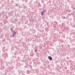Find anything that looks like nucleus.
Instances as JSON below:
<instances>
[{
  "label": "nucleus",
  "instance_id": "obj_2",
  "mask_svg": "<svg viewBox=\"0 0 75 75\" xmlns=\"http://www.w3.org/2000/svg\"><path fill=\"white\" fill-rule=\"evenodd\" d=\"M14 34H16V33L15 32H13V35H11L10 36L11 37H13V36H14V35H15Z\"/></svg>",
  "mask_w": 75,
  "mask_h": 75
},
{
  "label": "nucleus",
  "instance_id": "obj_5",
  "mask_svg": "<svg viewBox=\"0 0 75 75\" xmlns=\"http://www.w3.org/2000/svg\"><path fill=\"white\" fill-rule=\"evenodd\" d=\"M72 8L73 9H74V10H75V7H73Z\"/></svg>",
  "mask_w": 75,
  "mask_h": 75
},
{
  "label": "nucleus",
  "instance_id": "obj_1",
  "mask_svg": "<svg viewBox=\"0 0 75 75\" xmlns=\"http://www.w3.org/2000/svg\"><path fill=\"white\" fill-rule=\"evenodd\" d=\"M48 59H49L50 61H52V58L51 56H49L48 57Z\"/></svg>",
  "mask_w": 75,
  "mask_h": 75
},
{
  "label": "nucleus",
  "instance_id": "obj_12",
  "mask_svg": "<svg viewBox=\"0 0 75 75\" xmlns=\"http://www.w3.org/2000/svg\"><path fill=\"white\" fill-rule=\"evenodd\" d=\"M24 0H22V1H24Z\"/></svg>",
  "mask_w": 75,
  "mask_h": 75
},
{
  "label": "nucleus",
  "instance_id": "obj_8",
  "mask_svg": "<svg viewBox=\"0 0 75 75\" xmlns=\"http://www.w3.org/2000/svg\"><path fill=\"white\" fill-rule=\"evenodd\" d=\"M63 18H64L65 19V17H63Z\"/></svg>",
  "mask_w": 75,
  "mask_h": 75
},
{
  "label": "nucleus",
  "instance_id": "obj_15",
  "mask_svg": "<svg viewBox=\"0 0 75 75\" xmlns=\"http://www.w3.org/2000/svg\"><path fill=\"white\" fill-rule=\"evenodd\" d=\"M68 59V58H67Z\"/></svg>",
  "mask_w": 75,
  "mask_h": 75
},
{
  "label": "nucleus",
  "instance_id": "obj_7",
  "mask_svg": "<svg viewBox=\"0 0 75 75\" xmlns=\"http://www.w3.org/2000/svg\"><path fill=\"white\" fill-rule=\"evenodd\" d=\"M25 1H26V2H27V0H25Z\"/></svg>",
  "mask_w": 75,
  "mask_h": 75
},
{
  "label": "nucleus",
  "instance_id": "obj_10",
  "mask_svg": "<svg viewBox=\"0 0 75 75\" xmlns=\"http://www.w3.org/2000/svg\"><path fill=\"white\" fill-rule=\"evenodd\" d=\"M68 15H70V16H71V14H68Z\"/></svg>",
  "mask_w": 75,
  "mask_h": 75
},
{
  "label": "nucleus",
  "instance_id": "obj_9",
  "mask_svg": "<svg viewBox=\"0 0 75 75\" xmlns=\"http://www.w3.org/2000/svg\"><path fill=\"white\" fill-rule=\"evenodd\" d=\"M35 52H36V51H37V50H35Z\"/></svg>",
  "mask_w": 75,
  "mask_h": 75
},
{
  "label": "nucleus",
  "instance_id": "obj_13",
  "mask_svg": "<svg viewBox=\"0 0 75 75\" xmlns=\"http://www.w3.org/2000/svg\"><path fill=\"white\" fill-rule=\"evenodd\" d=\"M3 48H4H4H5V47H3Z\"/></svg>",
  "mask_w": 75,
  "mask_h": 75
},
{
  "label": "nucleus",
  "instance_id": "obj_6",
  "mask_svg": "<svg viewBox=\"0 0 75 75\" xmlns=\"http://www.w3.org/2000/svg\"><path fill=\"white\" fill-rule=\"evenodd\" d=\"M42 1V3H43L44 1Z\"/></svg>",
  "mask_w": 75,
  "mask_h": 75
},
{
  "label": "nucleus",
  "instance_id": "obj_14",
  "mask_svg": "<svg viewBox=\"0 0 75 75\" xmlns=\"http://www.w3.org/2000/svg\"><path fill=\"white\" fill-rule=\"evenodd\" d=\"M22 18H23V16L22 17Z\"/></svg>",
  "mask_w": 75,
  "mask_h": 75
},
{
  "label": "nucleus",
  "instance_id": "obj_11",
  "mask_svg": "<svg viewBox=\"0 0 75 75\" xmlns=\"http://www.w3.org/2000/svg\"><path fill=\"white\" fill-rule=\"evenodd\" d=\"M12 30V28H11V30Z\"/></svg>",
  "mask_w": 75,
  "mask_h": 75
},
{
  "label": "nucleus",
  "instance_id": "obj_4",
  "mask_svg": "<svg viewBox=\"0 0 75 75\" xmlns=\"http://www.w3.org/2000/svg\"><path fill=\"white\" fill-rule=\"evenodd\" d=\"M27 73L28 74H30V71H27Z\"/></svg>",
  "mask_w": 75,
  "mask_h": 75
},
{
  "label": "nucleus",
  "instance_id": "obj_3",
  "mask_svg": "<svg viewBox=\"0 0 75 75\" xmlns=\"http://www.w3.org/2000/svg\"><path fill=\"white\" fill-rule=\"evenodd\" d=\"M45 12V10H43L42 11L41 13V15L43 16L44 14V13Z\"/></svg>",
  "mask_w": 75,
  "mask_h": 75
}]
</instances>
